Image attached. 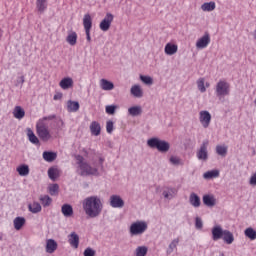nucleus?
Here are the masks:
<instances>
[{
    "instance_id": "obj_57",
    "label": "nucleus",
    "mask_w": 256,
    "mask_h": 256,
    "mask_svg": "<svg viewBox=\"0 0 256 256\" xmlns=\"http://www.w3.org/2000/svg\"><path fill=\"white\" fill-rule=\"evenodd\" d=\"M82 151H83V153H84L85 155H89V152H87V149L84 148Z\"/></svg>"
},
{
    "instance_id": "obj_20",
    "label": "nucleus",
    "mask_w": 256,
    "mask_h": 256,
    "mask_svg": "<svg viewBox=\"0 0 256 256\" xmlns=\"http://www.w3.org/2000/svg\"><path fill=\"white\" fill-rule=\"evenodd\" d=\"M177 51H179V47L177 46V44H173V43H167L165 45L164 48V53L166 55H175V53H177Z\"/></svg>"
},
{
    "instance_id": "obj_43",
    "label": "nucleus",
    "mask_w": 256,
    "mask_h": 256,
    "mask_svg": "<svg viewBox=\"0 0 256 256\" xmlns=\"http://www.w3.org/2000/svg\"><path fill=\"white\" fill-rule=\"evenodd\" d=\"M149 248L147 246H138L135 250V256H145L147 255Z\"/></svg>"
},
{
    "instance_id": "obj_10",
    "label": "nucleus",
    "mask_w": 256,
    "mask_h": 256,
    "mask_svg": "<svg viewBox=\"0 0 256 256\" xmlns=\"http://www.w3.org/2000/svg\"><path fill=\"white\" fill-rule=\"evenodd\" d=\"M199 121L204 129H207L211 125V113L207 110L199 112Z\"/></svg>"
},
{
    "instance_id": "obj_26",
    "label": "nucleus",
    "mask_w": 256,
    "mask_h": 256,
    "mask_svg": "<svg viewBox=\"0 0 256 256\" xmlns=\"http://www.w3.org/2000/svg\"><path fill=\"white\" fill-rule=\"evenodd\" d=\"M13 223L14 229H16V231H21L26 223L25 217L18 216L13 220Z\"/></svg>"
},
{
    "instance_id": "obj_12",
    "label": "nucleus",
    "mask_w": 256,
    "mask_h": 256,
    "mask_svg": "<svg viewBox=\"0 0 256 256\" xmlns=\"http://www.w3.org/2000/svg\"><path fill=\"white\" fill-rule=\"evenodd\" d=\"M113 14L107 13L104 19L100 23L101 31H109L111 29V23H113Z\"/></svg>"
},
{
    "instance_id": "obj_22",
    "label": "nucleus",
    "mask_w": 256,
    "mask_h": 256,
    "mask_svg": "<svg viewBox=\"0 0 256 256\" xmlns=\"http://www.w3.org/2000/svg\"><path fill=\"white\" fill-rule=\"evenodd\" d=\"M90 131L92 135L99 137V135H101V124H99L97 121L91 122Z\"/></svg>"
},
{
    "instance_id": "obj_50",
    "label": "nucleus",
    "mask_w": 256,
    "mask_h": 256,
    "mask_svg": "<svg viewBox=\"0 0 256 256\" xmlns=\"http://www.w3.org/2000/svg\"><path fill=\"white\" fill-rule=\"evenodd\" d=\"M195 227H196V229H203V220H201V218L196 217Z\"/></svg>"
},
{
    "instance_id": "obj_5",
    "label": "nucleus",
    "mask_w": 256,
    "mask_h": 256,
    "mask_svg": "<svg viewBox=\"0 0 256 256\" xmlns=\"http://www.w3.org/2000/svg\"><path fill=\"white\" fill-rule=\"evenodd\" d=\"M215 95L220 101L229 97L231 95V84L225 79L219 80L215 86Z\"/></svg>"
},
{
    "instance_id": "obj_27",
    "label": "nucleus",
    "mask_w": 256,
    "mask_h": 256,
    "mask_svg": "<svg viewBox=\"0 0 256 256\" xmlns=\"http://www.w3.org/2000/svg\"><path fill=\"white\" fill-rule=\"evenodd\" d=\"M57 251V242L54 239H48L46 242V253H55Z\"/></svg>"
},
{
    "instance_id": "obj_52",
    "label": "nucleus",
    "mask_w": 256,
    "mask_h": 256,
    "mask_svg": "<svg viewBox=\"0 0 256 256\" xmlns=\"http://www.w3.org/2000/svg\"><path fill=\"white\" fill-rule=\"evenodd\" d=\"M249 183H250V185H252L253 187L256 186V172L250 177Z\"/></svg>"
},
{
    "instance_id": "obj_19",
    "label": "nucleus",
    "mask_w": 256,
    "mask_h": 256,
    "mask_svg": "<svg viewBox=\"0 0 256 256\" xmlns=\"http://www.w3.org/2000/svg\"><path fill=\"white\" fill-rule=\"evenodd\" d=\"M68 242L71 245V247H74V249H78L79 248V235L75 232H72L68 236Z\"/></svg>"
},
{
    "instance_id": "obj_24",
    "label": "nucleus",
    "mask_w": 256,
    "mask_h": 256,
    "mask_svg": "<svg viewBox=\"0 0 256 256\" xmlns=\"http://www.w3.org/2000/svg\"><path fill=\"white\" fill-rule=\"evenodd\" d=\"M79 102L78 101H73V100H68L67 101V111L68 113H77L79 111Z\"/></svg>"
},
{
    "instance_id": "obj_36",
    "label": "nucleus",
    "mask_w": 256,
    "mask_h": 256,
    "mask_svg": "<svg viewBox=\"0 0 256 256\" xmlns=\"http://www.w3.org/2000/svg\"><path fill=\"white\" fill-rule=\"evenodd\" d=\"M36 9H38L39 13H45V10L47 9V0H37Z\"/></svg>"
},
{
    "instance_id": "obj_31",
    "label": "nucleus",
    "mask_w": 256,
    "mask_h": 256,
    "mask_svg": "<svg viewBox=\"0 0 256 256\" xmlns=\"http://www.w3.org/2000/svg\"><path fill=\"white\" fill-rule=\"evenodd\" d=\"M216 7H217V5L213 1L205 2L204 4L201 5L202 11H205V12H208V13H211V11H215Z\"/></svg>"
},
{
    "instance_id": "obj_58",
    "label": "nucleus",
    "mask_w": 256,
    "mask_h": 256,
    "mask_svg": "<svg viewBox=\"0 0 256 256\" xmlns=\"http://www.w3.org/2000/svg\"><path fill=\"white\" fill-rule=\"evenodd\" d=\"M205 87H209V82H206V84H204Z\"/></svg>"
},
{
    "instance_id": "obj_47",
    "label": "nucleus",
    "mask_w": 256,
    "mask_h": 256,
    "mask_svg": "<svg viewBox=\"0 0 256 256\" xmlns=\"http://www.w3.org/2000/svg\"><path fill=\"white\" fill-rule=\"evenodd\" d=\"M169 161H170V163H171V165H183V160H181L180 158H179V156H171L170 158H169Z\"/></svg>"
},
{
    "instance_id": "obj_39",
    "label": "nucleus",
    "mask_w": 256,
    "mask_h": 256,
    "mask_svg": "<svg viewBox=\"0 0 256 256\" xmlns=\"http://www.w3.org/2000/svg\"><path fill=\"white\" fill-rule=\"evenodd\" d=\"M244 235L245 237H248V239H250L251 241H255L256 239V231L251 227L245 229Z\"/></svg>"
},
{
    "instance_id": "obj_33",
    "label": "nucleus",
    "mask_w": 256,
    "mask_h": 256,
    "mask_svg": "<svg viewBox=\"0 0 256 256\" xmlns=\"http://www.w3.org/2000/svg\"><path fill=\"white\" fill-rule=\"evenodd\" d=\"M27 135L32 145H40L39 138L36 137L35 133L33 132V130H31V128H28Z\"/></svg>"
},
{
    "instance_id": "obj_51",
    "label": "nucleus",
    "mask_w": 256,
    "mask_h": 256,
    "mask_svg": "<svg viewBox=\"0 0 256 256\" xmlns=\"http://www.w3.org/2000/svg\"><path fill=\"white\" fill-rule=\"evenodd\" d=\"M23 83H25V76H20L17 80H16V87H23Z\"/></svg>"
},
{
    "instance_id": "obj_16",
    "label": "nucleus",
    "mask_w": 256,
    "mask_h": 256,
    "mask_svg": "<svg viewBox=\"0 0 256 256\" xmlns=\"http://www.w3.org/2000/svg\"><path fill=\"white\" fill-rule=\"evenodd\" d=\"M189 203L190 205H192V207H195V209H197L201 207V198L195 192H192L189 196Z\"/></svg>"
},
{
    "instance_id": "obj_23",
    "label": "nucleus",
    "mask_w": 256,
    "mask_h": 256,
    "mask_svg": "<svg viewBox=\"0 0 256 256\" xmlns=\"http://www.w3.org/2000/svg\"><path fill=\"white\" fill-rule=\"evenodd\" d=\"M59 86L61 89L67 90L71 89L73 87V78L71 77H65L59 82Z\"/></svg>"
},
{
    "instance_id": "obj_1",
    "label": "nucleus",
    "mask_w": 256,
    "mask_h": 256,
    "mask_svg": "<svg viewBox=\"0 0 256 256\" xmlns=\"http://www.w3.org/2000/svg\"><path fill=\"white\" fill-rule=\"evenodd\" d=\"M82 207L85 215L90 219H97L103 213V201L97 195L85 198Z\"/></svg>"
},
{
    "instance_id": "obj_13",
    "label": "nucleus",
    "mask_w": 256,
    "mask_h": 256,
    "mask_svg": "<svg viewBox=\"0 0 256 256\" xmlns=\"http://www.w3.org/2000/svg\"><path fill=\"white\" fill-rule=\"evenodd\" d=\"M162 195L164 199L171 201V199H175V197L177 196V189H175L174 187H166L163 189Z\"/></svg>"
},
{
    "instance_id": "obj_32",
    "label": "nucleus",
    "mask_w": 256,
    "mask_h": 256,
    "mask_svg": "<svg viewBox=\"0 0 256 256\" xmlns=\"http://www.w3.org/2000/svg\"><path fill=\"white\" fill-rule=\"evenodd\" d=\"M13 115L15 119L21 120L23 117H25V110L21 106H16L13 110Z\"/></svg>"
},
{
    "instance_id": "obj_40",
    "label": "nucleus",
    "mask_w": 256,
    "mask_h": 256,
    "mask_svg": "<svg viewBox=\"0 0 256 256\" xmlns=\"http://www.w3.org/2000/svg\"><path fill=\"white\" fill-rule=\"evenodd\" d=\"M227 146L226 145H217L216 146V153L220 157H227Z\"/></svg>"
},
{
    "instance_id": "obj_9",
    "label": "nucleus",
    "mask_w": 256,
    "mask_h": 256,
    "mask_svg": "<svg viewBox=\"0 0 256 256\" xmlns=\"http://www.w3.org/2000/svg\"><path fill=\"white\" fill-rule=\"evenodd\" d=\"M109 203L113 209H123L125 207V201L117 194L110 196Z\"/></svg>"
},
{
    "instance_id": "obj_6",
    "label": "nucleus",
    "mask_w": 256,
    "mask_h": 256,
    "mask_svg": "<svg viewBox=\"0 0 256 256\" xmlns=\"http://www.w3.org/2000/svg\"><path fill=\"white\" fill-rule=\"evenodd\" d=\"M147 229L149 225L143 220H138L130 225V235L131 237L143 235Z\"/></svg>"
},
{
    "instance_id": "obj_2",
    "label": "nucleus",
    "mask_w": 256,
    "mask_h": 256,
    "mask_svg": "<svg viewBox=\"0 0 256 256\" xmlns=\"http://www.w3.org/2000/svg\"><path fill=\"white\" fill-rule=\"evenodd\" d=\"M76 164L78 165L77 173L81 177H89V175H95L99 177V170L97 168H93L82 155H75Z\"/></svg>"
},
{
    "instance_id": "obj_35",
    "label": "nucleus",
    "mask_w": 256,
    "mask_h": 256,
    "mask_svg": "<svg viewBox=\"0 0 256 256\" xmlns=\"http://www.w3.org/2000/svg\"><path fill=\"white\" fill-rule=\"evenodd\" d=\"M203 177L208 180L217 179V177H219V170L214 169V170L207 171L203 174Z\"/></svg>"
},
{
    "instance_id": "obj_15",
    "label": "nucleus",
    "mask_w": 256,
    "mask_h": 256,
    "mask_svg": "<svg viewBox=\"0 0 256 256\" xmlns=\"http://www.w3.org/2000/svg\"><path fill=\"white\" fill-rule=\"evenodd\" d=\"M202 201L204 205H206V207H215V205H217V199L215 198V196L210 194L204 195Z\"/></svg>"
},
{
    "instance_id": "obj_53",
    "label": "nucleus",
    "mask_w": 256,
    "mask_h": 256,
    "mask_svg": "<svg viewBox=\"0 0 256 256\" xmlns=\"http://www.w3.org/2000/svg\"><path fill=\"white\" fill-rule=\"evenodd\" d=\"M57 117L55 114L43 117L42 121H53Z\"/></svg>"
},
{
    "instance_id": "obj_49",
    "label": "nucleus",
    "mask_w": 256,
    "mask_h": 256,
    "mask_svg": "<svg viewBox=\"0 0 256 256\" xmlns=\"http://www.w3.org/2000/svg\"><path fill=\"white\" fill-rule=\"evenodd\" d=\"M106 131L107 133H113V121L109 120L106 122Z\"/></svg>"
},
{
    "instance_id": "obj_8",
    "label": "nucleus",
    "mask_w": 256,
    "mask_h": 256,
    "mask_svg": "<svg viewBox=\"0 0 256 256\" xmlns=\"http://www.w3.org/2000/svg\"><path fill=\"white\" fill-rule=\"evenodd\" d=\"M209 147V140H203L199 149L196 151V157L198 161H207L209 159V151L207 150Z\"/></svg>"
},
{
    "instance_id": "obj_37",
    "label": "nucleus",
    "mask_w": 256,
    "mask_h": 256,
    "mask_svg": "<svg viewBox=\"0 0 256 256\" xmlns=\"http://www.w3.org/2000/svg\"><path fill=\"white\" fill-rule=\"evenodd\" d=\"M48 177L51 179V181H57V177H59V170L53 167L49 168Z\"/></svg>"
},
{
    "instance_id": "obj_46",
    "label": "nucleus",
    "mask_w": 256,
    "mask_h": 256,
    "mask_svg": "<svg viewBox=\"0 0 256 256\" xmlns=\"http://www.w3.org/2000/svg\"><path fill=\"white\" fill-rule=\"evenodd\" d=\"M118 106L117 105H107L105 108V111L108 115H115V112L117 111Z\"/></svg>"
},
{
    "instance_id": "obj_21",
    "label": "nucleus",
    "mask_w": 256,
    "mask_h": 256,
    "mask_svg": "<svg viewBox=\"0 0 256 256\" xmlns=\"http://www.w3.org/2000/svg\"><path fill=\"white\" fill-rule=\"evenodd\" d=\"M100 87L103 91H113V89H115V84L107 79H101Z\"/></svg>"
},
{
    "instance_id": "obj_3",
    "label": "nucleus",
    "mask_w": 256,
    "mask_h": 256,
    "mask_svg": "<svg viewBox=\"0 0 256 256\" xmlns=\"http://www.w3.org/2000/svg\"><path fill=\"white\" fill-rule=\"evenodd\" d=\"M212 233V240L219 241V239H223L224 243L227 245H231L233 241H235V237L229 230H223V227L221 225H215L211 229Z\"/></svg>"
},
{
    "instance_id": "obj_59",
    "label": "nucleus",
    "mask_w": 256,
    "mask_h": 256,
    "mask_svg": "<svg viewBox=\"0 0 256 256\" xmlns=\"http://www.w3.org/2000/svg\"><path fill=\"white\" fill-rule=\"evenodd\" d=\"M255 39H256V36H255Z\"/></svg>"
},
{
    "instance_id": "obj_7",
    "label": "nucleus",
    "mask_w": 256,
    "mask_h": 256,
    "mask_svg": "<svg viewBox=\"0 0 256 256\" xmlns=\"http://www.w3.org/2000/svg\"><path fill=\"white\" fill-rule=\"evenodd\" d=\"M36 133L41 139V141L47 142L51 139V132H49V127L43 120H39L36 124Z\"/></svg>"
},
{
    "instance_id": "obj_25",
    "label": "nucleus",
    "mask_w": 256,
    "mask_h": 256,
    "mask_svg": "<svg viewBox=\"0 0 256 256\" xmlns=\"http://www.w3.org/2000/svg\"><path fill=\"white\" fill-rule=\"evenodd\" d=\"M42 157L47 163H53L57 159V154L53 151H44Z\"/></svg>"
},
{
    "instance_id": "obj_28",
    "label": "nucleus",
    "mask_w": 256,
    "mask_h": 256,
    "mask_svg": "<svg viewBox=\"0 0 256 256\" xmlns=\"http://www.w3.org/2000/svg\"><path fill=\"white\" fill-rule=\"evenodd\" d=\"M178 245H179V238H174L170 242V244H169V246H168V248L166 250V254L167 255H171V253H174V251H177V246Z\"/></svg>"
},
{
    "instance_id": "obj_17",
    "label": "nucleus",
    "mask_w": 256,
    "mask_h": 256,
    "mask_svg": "<svg viewBox=\"0 0 256 256\" xmlns=\"http://www.w3.org/2000/svg\"><path fill=\"white\" fill-rule=\"evenodd\" d=\"M129 115L131 117H141L143 115V107L141 105H134L129 108Z\"/></svg>"
},
{
    "instance_id": "obj_55",
    "label": "nucleus",
    "mask_w": 256,
    "mask_h": 256,
    "mask_svg": "<svg viewBox=\"0 0 256 256\" xmlns=\"http://www.w3.org/2000/svg\"><path fill=\"white\" fill-rule=\"evenodd\" d=\"M54 101H59V99H63V93H57L53 97Z\"/></svg>"
},
{
    "instance_id": "obj_30",
    "label": "nucleus",
    "mask_w": 256,
    "mask_h": 256,
    "mask_svg": "<svg viewBox=\"0 0 256 256\" xmlns=\"http://www.w3.org/2000/svg\"><path fill=\"white\" fill-rule=\"evenodd\" d=\"M62 215L64 217H72L73 216V206L70 204H64L61 208Z\"/></svg>"
},
{
    "instance_id": "obj_41",
    "label": "nucleus",
    "mask_w": 256,
    "mask_h": 256,
    "mask_svg": "<svg viewBox=\"0 0 256 256\" xmlns=\"http://www.w3.org/2000/svg\"><path fill=\"white\" fill-rule=\"evenodd\" d=\"M196 84L200 93H205V91H207V87H205V78H199Z\"/></svg>"
},
{
    "instance_id": "obj_4",
    "label": "nucleus",
    "mask_w": 256,
    "mask_h": 256,
    "mask_svg": "<svg viewBox=\"0 0 256 256\" xmlns=\"http://www.w3.org/2000/svg\"><path fill=\"white\" fill-rule=\"evenodd\" d=\"M147 145L150 149H157L159 153H167L171 149V144L159 137H152L147 140Z\"/></svg>"
},
{
    "instance_id": "obj_54",
    "label": "nucleus",
    "mask_w": 256,
    "mask_h": 256,
    "mask_svg": "<svg viewBox=\"0 0 256 256\" xmlns=\"http://www.w3.org/2000/svg\"><path fill=\"white\" fill-rule=\"evenodd\" d=\"M85 33L88 43H91V30H85Z\"/></svg>"
},
{
    "instance_id": "obj_11",
    "label": "nucleus",
    "mask_w": 256,
    "mask_h": 256,
    "mask_svg": "<svg viewBox=\"0 0 256 256\" xmlns=\"http://www.w3.org/2000/svg\"><path fill=\"white\" fill-rule=\"evenodd\" d=\"M209 43H211V36L209 35V33L206 32L201 38L196 41V48L207 49Z\"/></svg>"
},
{
    "instance_id": "obj_14",
    "label": "nucleus",
    "mask_w": 256,
    "mask_h": 256,
    "mask_svg": "<svg viewBox=\"0 0 256 256\" xmlns=\"http://www.w3.org/2000/svg\"><path fill=\"white\" fill-rule=\"evenodd\" d=\"M130 93L135 99H141L144 95L143 88L139 84H135L131 87Z\"/></svg>"
},
{
    "instance_id": "obj_34",
    "label": "nucleus",
    "mask_w": 256,
    "mask_h": 256,
    "mask_svg": "<svg viewBox=\"0 0 256 256\" xmlns=\"http://www.w3.org/2000/svg\"><path fill=\"white\" fill-rule=\"evenodd\" d=\"M28 210L30 213H41V204L39 202H33L32 204L28 205Z\"/></svg>"
},
{
    "instance_id": "obj_44",
    "label": "nucleus",
    "mask_w": 256,
    "mask_h": 256,
    "mask_svg": "<svg viewBox=\"0 0 256 256\" xmlns=\"http://www.w3.org/2000/svg\"><path fill=\"white\" fill-rule=\"evenodd\" d=\"M40 201H41L43 207H49V205H51V203H53V199L51 197H49V195L41 196Z\"/></svg>"
},
{
    "instance_id": "obj_48",
    "label": "nucleus",
    "mask_w": 256,
    "mask_h": 256,
    "mask_svg": "<svg viewBox=\"0 0 256 256\" xmlns=\"http://www.w3.org/2000/svg\"><path fill=\"white\" fill-rule=\"evenodd\" d=\"M95 250H93V248H91V247H88V248H86L85 250H84V253H83V255L84 256H95Z\"/></svg>"
},
{
    "instance_id": "obj_29",
    "label": "nucleus",
    "mask_w": 256,
    "mask_h": 256,
    "mask_svg": "<svg viewBox=\"0 0 256 256\" xmlns=\"http://www.w3.org/2000/svg\"><path fill=\"white\" fill-rule=\"evenodd\" d=\"M16 171L20 177H27L29 175V165L22 164L16 168Z\"/></svg>"
},
{
    "instance_id": "obj_38",
    "label": "nucleus",
    "mask_w": 256,
    "mask_h": 256,
    "mask_svg": "<svg viewBox=\"0 0 256 256\" xmlns=\"http://www.w3.org/2000/svg\"><path fill=\"white\" fill-rule=\"evenodd\" d=\"M67 43L69 45H77V32H70L66 38Z\"/></svg>"
},
{
    "instance_id": "obj_56",
    "label": "nucleus",
    "mask_w": 256,
    "mask_h": 256,
    "mask_svg": "<svg viewBox=\"0 0 256 256\" xmlns=\"http://www.w3.org/2000/svg\"><path fill=\"white\" fill-rule=\"evenodd\" d=\"M105 161V159H103V158H99V163H100V165H102L103 166V162Z\"/></svg>"
},
{
    "instance_id": "obj_18",
    "label": "nucleus",
    "mask_w": 256,
    "mask_h": 256,
    "mask_svg": "<svg viewBox=\"0 0 256 256\" xmlns=\"http://www.w3.org/2000/svg\"><path fill=\"white\" fill-rule=\"evenodd\" d=\"M83 27L85 31H91L93 27V18H91V14H85L83 17Z\"/></svg>"
},
{
    "instance_id": "obj_42",
    "label": "nucleus",
    "mask_w": 256,
    "mask_h": 256,
    "mask_svg": "<svg viewBox=\"0 0 256 256\" xmlns=\"http://www.w3.org/2000/svg\"><path fill=\"white\" fill-rule=\"evenodd\" d=\"M140 81L144 83V85H148V87H151L153 85V77L147 76V75H140Z\"/></svg>"
},
{
    "instance_id": "obj_45",
    "label": "nucleus",
    "mask_w": 256,
    "mask_h": 256,
    "mask_svg": "<svg viewBox=\"0 0 256 256\" xmlns=\"http://www.w3.org/2000/svg\"><path fill=\"white\" fill-rule=\"evenodd\" d=\"M48 191L50 193V195L55 196V195H59V184H51L48 187Z\"/></svg>"
}]
</instances>
